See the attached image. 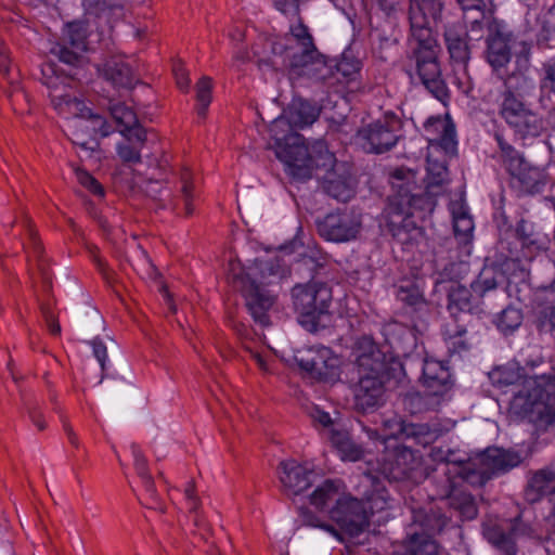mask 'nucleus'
Listing matches in <instances>:
<instances>
[{
  "label": "nucleus",
  "mask_w": 555,
  "mask_h": 555,
  "mask_svg": "<svg viewBox=\"0 0 555 555\" xmlns=\"http://www.w3.org/2000/svg\"><path fill=\"white\" fill-rule=\"evenodd\" d=\"M397 298L411 308V311L416 313L420 321H424V315L428 313L429 308L417 286L413 284L399 286L397 291Z\"/></svg>",
  "instance_id": "obj_36"
},
{
  "label": "nucleus",
  "mask_w": 555,
  "mask_h": 555,
  "mask_svg": "<svg viewBox=\"0 0 555 555\" xmlns=\"http://www.w3.org/2000/svg\"><path fill=\"white\" fill-rule=\"evenodd\" d=\"M331 441L341 453L344 460L359 461L363 457V448L356 443L347 431L332 429Z\"/></svg>",
  "instance_id": "obj_40"
},
{
  "label": "nucleus",
  "mask_w": 555,
  "mask_h": 555,
  "mask_svg": "<svg viewBox=\"0 0 555 555\" xmlns=\"http://www.w3.org/2000/svg\"><path fill=\"white\" fill-rule=\"evenodd\" d=\"M72 115L73 118L68 120L66 128L68 138L83 150H98L100 146L98 135L107 137L112 131L105 118L91 113L87 106L85 112Z\"/></svg>",
  "instance_id": "obj_11"
},
{
  "label": "nucleus",
  "mask_w": 555,
  "mask_h": 555,
  "mask_svg": "<svg viewBox=\"0 0 555 555\" xmlns=\"http://www.w3.org/2000/svg\"><path fill=\"white\" fill-rule=\"evenodd\" d=\"M102 77L116 88L132 89L139 81L129 63L121 56H111L99 67Z\"/></svg>",
  "instance_id": "obj_24"
},
{
  "label": "nucleus",
  "mask_w": 555,
  "mask_h": 555,
  "mask_svg": "<svg viewBox=\"0 0 555 555\" xmlns=\"http://www.w3.org/2000/svg\"><path fill=\"white\" fill-rule=\"evenodd\" d=\"M231 267L233 286L242 293L254 321L261 326L269 325L268 311L274 305L275 297L264 288V284L287 278L291 274L289 268L278 257L257 260L248 272L240 269L236 273L234 263Z\"/></svg>",
  "instance_id": "obj_2"
},
{
  "label": "nucleus",
  "mask_w": 555,
  "mask_h": 555,
  "mask_svg": "<svg viewBox=\"0 0 555 555\" xmlns=\"http://www.w3.org/2000/svg\"><path fill=\"white\" fill-rule=\"evenodd\" d=\"M327 257L319 249L308 248L292 264L293 271L300 279L312 280L320 269L324 268Z\"/></svg>",
  "instance_id": "obj_29"
},
{
  "label": "nucleus",
  "mask_w": 555,
  "mask_h": 555,
  "mask_svg": "<svg viewBox=\"0 0 555 555\" xmlns=\"http://www.w3.org/2000/svg\"><path fill=\"white\" fill-rule=\"evenodd\" d=\"M401 434H403L406 437H413V438H426V437H434V433L430 431L428 425L426 424H412V423H401Z\"/></svg>",
  "instance_id": "obj_55"
},
{
  "label": "nucleus",
  "mask_w": 555,
  "mask_h": 555,
  "mask_svg": "<svg viewBox=\"0 0 555 555\" xmlns=\"http://www.w3.org/2000/svg\"><path fill=\"white\" fill-rule=\"evenodd\" d=\"M310 57H295V63L286 64L289 79L295 80L301 77H308L318 82L332 87L341 82L337 77L336 68L327 64L326 57L318 51Z\"/></svg>",
  "instance_id": "obj_16"
},
{
  "label": "nucleus",
  "mask_w": 555,
  "mask_h": 555,
  "mask_svg": "<svg viewBox=\"0 0 555 555\" xmlns=\"http://www.w3.org/2000/svg\"><path fill=\"white\" fill-rule=\"evenodd\" d=\"M520 461V456L515 452L488 448V479L491 475L502 474L517 466Z\"/></svg>",
  "instance_id": "obj_35"
},
{
  "label": "nucleus",
  "mask_w": 555,
  "mask_h": 555,
  "mask_svg": "<svg viewBox=\"0 0 555 555\" xmlns=\"http://www.w3.org/2000/svg\"><path fill=\"white\" fill-rule=\"evenodd\" d=\"M292 300L299 323L308 332L317 333L323 327L321 319L327 314L332 301V291L325 283H297L292 288Z\"/></svg>",
  "instance_id": "obj_5"
},
{
  "label": "nucleus",
  "mask_w": 555,
  "mask_h": 555,
  "mask_svg": "<svg viewBox=\"0 0 555 555\" xmlns=\"http://www.w3.org/2000/svg\"><path fill=\"white\" fill-rule=\"evenodd\" d=\"M418 464L415 452L411 448L396 443L386 447L382 461L374 472L369 470L364 474L373 483H393L405 480L418 482L417 475H423V469L417 467Z\"/></svg>",
  "instance_id": "obj_6"
},
{
  "label": "nucleus",
  "mask_w": 555,
  "mask_h": 555,
  "mask_svg": "<svg viewBox=\"0 0 555 555\" xmlns=\"http://www.w3.org/2000/svg\"><path fill=\"white\" fill-rule=\"evenodd\" d=\"M389 182L393 193L389 197L388 212H392L398 203H409L406 196L420 189L416 184V172L404 167L396 168L389 176Z\"/></svg>",
  "instance_id": "obj_26"
},
{
  "label": "nucleus",
  "mask_w": 555,
  "mask_h": 555,
  "mask_svg": "<svg viewBox=\"0 0 555 555\" xmlns=\"http://www.w3.org/2000/svg\"><path fill=\"white\" fill-rule=\"evenodd\" d=\"M288 48V63H295V57H310L318 51L308 27L299 18V23L291 27V31L284 38Z\"/></svg>",
  "instance_id": "obj_27"
},
{
  "label": "nucleus",
  "mask_w": 555,
  "mask_h": 555,
  "mask_svg": "<svg viewBox=\"0 0 555 555\" xmlns=\"http://www.w3.org/2000/svg\"><path fill=\"white\" fill-rule=\"evenodd\" d=\"M511 411L538 426L555 423V374L526 377L511 401Z\"/></svg>",
  "instance_id": "obj_3"
},
{
  "label": "nucleus",
  "mask_w": 555,
  "mask_h": 555,
  "mask_svg": "<svg viewBox=\"0 0 555 555\" xmlns=\"http://www.w3.org/2000/svg\"><path fill=\"white\" fill-rule=\"evenodd\" d=\"M443 473L449 476L450 485L452 487L460 486L455 479L459 478L462 482H467L470 486H485L486 482V468L485 455L481 453L476 460L468 459L466 461H454L447 463Z\"/></svg>",
  "instance_id": "obj_20"
},
{
  "label": "nucleus",
  "mask_w": 555,
  "mask_h": 555,
  "mask_svg": "<svg viewBox=\"0 0 555 555\" xmlns=\"http://www.w3.org/2000/svg\"><path fill=\"white\" fill-rule=\"evenodd\" d=\"M403 408L411 414H421L427 411L436 410L441 401L426 390L423 392H409L402 399Z\"/></svg>",
  "instance_id": "obj_38"
},
{
  "label": "nucleus",
  "mask_w": 555,
  "mask_h": 555,
  "mask_svg": "<svg viewBox=\"0 0 555 555\" xmlns=\"http://www.w3.org/2000/svg\"><path fill=\"white\" fill-rule=\"evenodd\" d=\"M401 120L393 114L370 122L357 132L362 147L369 153L382 154L391 150L399 140Z\"/></svg>",
  "instance_id": "obj_12"
},
{
  "label": "nucleus",
  "mask_w": 555,
  "mask_h": 555,
  "mask_svg": "<svg viewBox=\"0 0 555 555\" xmlns=\"http://www.w3.org/2000/svg\"><path fill=\"white\" fill-rule=\"evenodd\" d=\"M211 79L207 76L202 77L196 83L197 115L203 118L206 117L207 108L211 102Z\"/></svg>",
  "instance_id": "obj_48"
},
{
  "label": "nucleus",
  "mask_w": 555,
  "mask_h": 555,
  "mask_svg": "<svg viewBox=\"0 0 555 555\" xmlns=\"http://www.w3.org/2000/svg\"><path fill=\"white\" fill-rule=\"evenodd\" d=\"M369 512V516L374 513L384 511L388 506V494L386 488H373L364 503Z\"/></svg>",
  "instance_id": "obj_52"
},
{
  "label": "nucleus",
  "mask_w": 555,
  "mask_h": 555,
  "mask_svg": "<svg viewBox=\"0 0 555 555\" xmlns=\"http://www.w3.org/2000/svg\"><path fill=\"white\" fill-rule=\"evenodd\" d=\"M358 375L391 379L397 371H401L398 362H389L385 352L370 336L360 337L353 347Z\"/></svg>",
  "instance_id": "obj_10"
},
{
  "label": "nucleus",
  "mask_w": 555,
  "mask_h": 555,
  "mask_svg": "<svg viewBox=\"0 0 555 555\" xmlns=\"http://www.w3.org/2000/svg\"><path fill=\"white\" fill-rule=\"evenodd\" d=\"M441 194L429 192L428 184H426L424 190L420 186L417 191H413L406 196L409 203H398V207L392 212L397 218L410 216L411 219H413L414 214L417 211L431 212L436 206V197Z\"/></svg>",
  "instance_id": "obj_28"
},
{
  "label": "nucleus",
  "mask_w": 555,
  "mask_h": 555,
  "mask_svg": "<svg viewBox=\"0 0 555 555\" xmlns=\"http://www.w3.org/2000/svg\"><path fill=\"white\" fill-rule=\"evenodd\" d=\"M77 178L81 185L88 189L91 193L98 196H104V189L102 184L85 170L77 171Z\"/></svg>",
  "instance_id": "obj_58"
},
{
  "label": "nucleus",
  "mask_w": 555,
  "mask_h": 555,
  "mask_svg": "<svg viewBox=\"0 0 555 555\" xmlns=\"http://www.w3.org/2000/svg\"><path fill=\"white\" fill-rule=\"evenodd\" d=\"M390 379L359 376L353 389L354 409L361 413L373 412L384 404L386 384Z\"/></svg>",
  "instance_id": "obj_19"
},
{
  "label": "nucleus",
  "mask_w": 555,
  "mask_h": 555,
  "mask_svg": "<svg viewBox=\"0 0 555 555\" xmlns=\"http://www.w3.org/2000/svg\"><path fill=\"white\" fill-rule=\"evenodd\" d=\"M295 360L299 367L312 378L320 382H332L338 376V360L330 348H309L298 351Z\"/></svg>",
  "instance_id": "obj_17"
},
{
  "label": "nucleus",
  "mask_w": 555,
  "mask_h": 555,
  "mask_svg": "<svg viewBox=\"0 0 555 555\" xmlns=\"http://www.w3.org/2000/svg\"><path fill=\"white\" fill-rule=\"evenodd\" d=\"M254 55L257 57V65L259 68L263 66L275 69L272 55H285L288 61V48L283 38L268 37L262 40L261 51L254 50Z\"/></svg>",
  "instance_id": "obj_33"
},
{
  "label": "nucleus",
  "mask_w": 555,
  "mask_h": 555,
  "mask_svg": "<svg viewBox=\"0 0 555 555\" xmlns=\"http://www.w3.org/2000/svg\"><path fill=\"white\" fill-rule=\"evenodd\" d=\"M444 502L450 507L459 511L460 515L466 519H472L477 514L473 498L463 491L462 488H451Z\"/></svg>",
  "instance_id": "obj_41"
},
{
  "label": "nucleus",
  "mask_w": 555,
  "mask_h": 555,
  "mask_svg": "<svg viewBox=\"0 0 555 555\" xmlns=\"http://www.w3.org/2000/svg\"><path fill=\"white\" fill-rule=\"evenodd\" d=\"M335 68L337 77L341 76L348 80H351L360 70V62L344 57L339 63H337Z\"/></svg>",
  "instance_id": "obj_57"
},
{
  "label": "nucleus",
  "mask_w": 555,
  "mask_h": 555,
  "mask_svg": "<svg viewBox=\"0 0 555 555\" xmlns=\"http://www.w3.org/2000/svg\"><path fill=\"white\" fill-rule=\"evenodd\" d=\"M540 321L542 324H548L552 328H555V306L545 307L540 312Z\"/></svg>",
  "instance_id": "obj_64"
},
{
  "label": "nucleus",
  "mask_w": 555,
  "mask_h": 555,
  "mask_svg": "<svg viewBox=\"0 0 555 555\" xmlns=\"http://www.w3.org/2000/svg\"><path fill=\"white\" fill-rule=\"evenodd\" d=\"M409 550L411 555H438L436 542L428 537L413 535Z\"/></svg>",
  "instance_id": "obj_50"
},
{
  "label": "nucleus",
  "mask_w": 555,
  "mask_h": 555,
  "mask_svg": "<svg viewBox=\"0 0 555 555\" xmlns=\"http://www.w3.org/2000/svg\"><path fill=\"white\" fill-rule=\"evenodd\" d=\"M499 146L502 153L503 164L506 167L507 171L513 176L521 168H525L527 162L524 157L508 143H506L501 135L495 134Z\"/></svg>",
  "instance_id": "obj_43"
},
{
  "label": "nucleus",
  "mask_w": 555,
  "mask_h": 555,
  "mask_svg": "<svg viewBox=\"0 0 555 555\" xmlns=\"http://www.w3.org/2000/svg\"><path fill=\"white\" fill-rule=\"evenodd\" d=\"M181 194L184 202L185 216H191L194 211V207L192 205L193 201V184L191 182V172L188 169H184L181 172Z\"/></svg>",
  "instance_id": "obj_54"
},
{
  "label": "nucleus",
  "mask_w": 555,
  "mask_h": 555,
  "mask_svg": "<svg viewBox=\"0 0 555 555\" xmlns=\"http://www.w3.org/2000/svg\"><path fill=\"white\" fill-rule=\"evenodd\" d=\"M555 482V472L550 467L541 468L533 473L531 486H542L544 483Z\"/></svg>",
  "instance_id": "obj_62"
},
{
  "label": "nucleus",
  "mask_w": 555,
  "mask_h": 555,
  "mask_svg": "<svg viewBox=\"0 0 555 555\" xmlns=\"http://www.w3.org/2000/svg\"><path fill=\"white\" fill-rule=\"evenodd\" d=\"M124 143L117 145V154L124 164H139L141 162V149L146 142V130L137 128L130 132L121 133Z\"/></svg>",
  "instance_id": "obj_31"
},
{
  "label": "nucleus",
  "mask_w": 555,
  "mask_h": 555,
  "mask_svg": "<svg viewBox=\"0 0 555 555\" xmlns=\"http://www.w3.org/2000/svg\"><path fill=\"white\" fill-rule=\"evenodd\" d=\"M515 529L508 533L496 531L488 532V540L491 541L496 550V555H516Z\"/></svg>",
  "instance_id": "obj_46"
},
{
  "label": "nucleus",
  "mask_w": 555,
  "mask_h": 555,
  "mask_svg": "<svg viewBox=\"0 0 555 555\" xmlns=\"http://www.w3.org/2000/svg\"><path fill=\"white\" fill-rule=\"evenodd\" d=\"M463 11L464 22L470 33H476V41L482 39L486 20V3L483 0H456Z\"/></svg>",
  "instance_id": "obj_32"
},
{
  "label": "nucleus",
  "mask_w": 555,
  "mask_h": 555,
  "mask_svg": "<svg viewBox=\"0 0 555 555\" xmlns=\"http://www.w3.org/2000/svg\"><path fill=\"white\" fill-rule=\"evenodd\" d=\"M83 5L90 14L104 16L113 11L120 10L122 0H83Z\"/></svg>",
  "instance_id": "obj_49"
},
{
  "label": "nucleus",
  "mask_w": 555,
  "mask_h": 555,
  "mask_svg": "<svg viewBox=\"0 0 555 555\" xmlns=\"http://www.w3.org/2000/svg\"><path fill=\"white\" fill-rule=\"evenodd\" d=\"M310 416L315 425H320L323 428H330L334 425V421L331 418L330 414L318 408L312 409Z\"/></svg>",
  "instance_id": "obj_63"
},
{
  "label": "nucleus",
  "mask_w": 555,
  "mask_h": 555,
  "mask_svg": "<svg viewBox=\"0 0 555 555\" xmlns=\"http://www.w3.org/2000/svg\"><path fill=\"white\" fill-rule=\"evenodd\" d=\"M362 227L361 216L354 210H337L317 222L319 234L331 242L343 243L357 238Z\"/></svg>",
  "instance_id": "obj_14"
},
{
  "label": "nucleus",
  "mask_w": 555,
  "mask_h": 555,
  "mask_svg": "<svg viewBox=\"0 0 555 555\" xmlns=\"http://www.w3.org/2000/svg\"><path fill=\"white\" fill-rule=\"evenodd\" d=\"M448 310L452 315L457 312L481 313L482 309L478 305L472 304L470 292L461 285H452L448 294Z\"/></svg>",
  "instance_id": "obj_37"
},
{
  "label": "nucleus",
  "mask_w": 555,
  "mask_h": 555,
  "mask_svg": "<svg viewBox=\"0 0 555 555\" xmlns=\"http://www.w3.org/2000/svg\"><path fill=\"white\" fill-rule=\"evenodd\" d=\"M387 227L395 244L400 245L403 250L412 251L424 240L423 229L410 216L397 218L393 212H388Z\"/></svg>",
  "instance_id": "obj_21"
},
{
  "label": "nucleus",
  "mask_w": 555,
  "mask_h": 555,
  "mask_svg": "<svg viewBox=\"0 0 555 555\" xmlns=\"http://www.w3.org/2000/svg\"><path fill=\"white\" fill-rule=\"evenodd\" d=\"M513 127L522 135L537 137L543 129V122L537 114L527 109Z\"/></svg>",
  "instance_id": "obj_47"
},
{
  "label": "nucleus",
  "mask_w": 555,
  "mask_h": 555,
  "mask_svg": "<svg viewBox=\"0 0 555 555\" xmlns=\"http://www.w3.org/2000/svg\"><path fill=\"white\" fill-rule=\"evenodd\" d=\"M437 129H441V135L437 140L438 145L444 151L446 154H454L456 151L455 128L454 125L448 119H436Z\"/></svg>",
  "instance_id": "obj_45"
},
{
  "label": "nucleus",
  "mask_w": 555,
  "mask_h": 555,
  "mask_svg": "<svg viewBox=\"0 0 555 555\" xmlns=\"http://www.w3.org/2000/svg\"><path fill=\"white\" fill-rule=\"evenodd\" d=\"M72 73L60 72L53 62H47L41 67V82L49 89V96L56 109L68 114L85 112L86 105L76 95L78 82L86 77H70Z\"/></svg>",
  "instance_id": "obj_8"
},
{
  "label": "nucleus",
  "mask_w": 555,
  "mask_h": 555,
  "mask_svg": "<svg viewBox=\"0 0 555 555\" xmlns=\"http://www.w3.org/2000/svg\"><path fill=\"white\" fill-rule=\"evenodd\" d=\"M541 29L538 34V43L550 48L551 42L555 41V7H552L539 16Z\"/></svg>",
  "instance_id": "obj_44"
},
{
  "label": "nucleus",
  "mask_w": 555,
  "mask_h": 555,
  "mask_svg": "<svg viewBox=\"0 0 555 555\" xmlns=\"http://www.w3.org/2000/svg\"><path fill=\"white\" fill-rule=\"evenodd\" d=\"M473 229L474 224L472 218L468 215L455 217L453 220L454 235L463 244H467L469 242Z\"/></svg>",
  "instance_id": "obj_53"
},
{
  "label": "nucleus",
  "mask_w": 555,
  "mask_h": 555,
  "mask_svg": "<svg viewBox=\"0 0 555 555\" xmlns=\"http://www.w3.org/2000/svg\"><path fill=\"white\" fill-rule=\"evenodd\" d=\"M276 473L283 486H334L331 479L324 478L321 470L296 460L282 461Z\"/></svg>",
  "instance_id": "obj_18"
},
{
  "label": "nucleus",
  "mask_w": 555,
  "mask_h": 555,
  "mask_svg": "<svg viewBox=\"0 0 555 555\" xmlns=\"http://www.w3.org/2000/svg\"><path fill=\"white\" fill-rule=\"evenodd\" d=\"M424 390L438 397L439 401L451 390L453 383L447 367L436 361L425 362L422 375Z\"/></svg>",
  "instance_id": "obj_25"
},
{
  "label": "nucleus",
  "mask_w": 555,
  "mask_h": 555,
  "mask_svg": "<svg viewBox=\"0 0 555 555\" xmlns=\"http://www.w3.org/2000/svg\"><path fill=\"white\" fill-rule=\"evenodd\" d=\"M337 495V488H317L311 494V503L318 508H323Z\"/></svg>",
  "instance_id": "obj_56"
},
{
  "label": "nucleus",
  "mask_w": 555,
  "mask_h": 555,
  "mask_svg": "<svg viewBox=\"0 0 555 555\" xmlns=\"http://www.w3.org/2000/svg\"><path fill=\"white\" fill-rule=\"evenodd\" d=\"M284 153L291 175L299 180L312 177L318 179V172L320 175L332 172L340 166L323 140L315 141L310 147L300 141L284 147Z\"/></svg>",
  "instance_id": "obj_4"
},
{
  "label": "nucleus",
  "mask_w": 555,
  "mask_h": 555,
  "mask_svg": "<svg viewBox=\"0 0 555 555\" xmlns=\"http://www.w3.org/2000/svg\"><path fill=\"white\" fill-rule=\"evenodd\" d=\"M543 73L541 90L555 93V63L543 64Z\"/></svg>",
  "instance_id": "obj_59"
},
{
  "label": "nucleus",
  "mask_w": 555,
  "mask_h": 555,
  "mask_svg": "<svg viewBox=\"0 0 555 555\" xmlns=\"http://www.w3.org/2000/svg\"><path fill=\"white\" fill-rule=\"evenodd\" d=\"M517 183V188L524 194L534 195L542 193L548 182L546 173L528 164L512 176Z\"/></svg>",
  "instance_id": "obj_30"
},
{
  "label": "nucleus",
  "mask_w": 555,
  "mask_h": 555,
  "mask_svg": "<svg viewBox=\"0 0 555 555\" xmlns=\"http://www.w3.org/2000/svg\"><path fill=\"white\" fill-rule=\"evenodd\" d=\"M322 107L312 100L294 99L283 115L271 125V133L279 146L287 147L298 143L302 138L296 133L297 129L311 126L321 114Z\"/></svg>",
  "instance_id": "obj_7"
},
{
  "label": "nucleus",
  "mask_w": 555,
  "mask_h": 555,
  "mask_svg": "<svg viewBox=\"0 0 555 555\" xmlns=\"http://www.w3.org/2000/svg\"><path fill=\"white\" fill-rule=\"evenodd\" d=\"M331 518L350 537L363 532L369 526V512L362 501L349 495L336 500L330 512Z\"/></svg>",
  "instance_id": "obj_15"
},
{
  "label": "nucleus",
  "mask_w": 555,
  "mask_h": 555,
  "mask_svg": "<svg viewBox=\"0 0 555 555\" xmlns=\"http://www.w3.org/2000/svg\"><path fill=\"white\" fill-rule=\"evenodd\" d=\"M443 37L451 61L463 66L466 70L467 62L475 48L472 42L474 39L456 24L447 26Z\"/></svg>",
  "instance_id": "obj_22"
},
{
  "label": "nucleus",
  "mask_w": 555,
  "mask_h": 555,
  "mask_svg": "<svg viewBox=\"0 0 555 555\" xmlns=\"http://www.w3.org/2000/svg\"><path fill=\"white\" fill-rule=\"evenodd\" d=\"M520 323L519 312L516 310H504L500 319V327L502 330H514Z\"/></svg>",
  "instance_id": "obj_61"
},
{
  "label": "nucleus",
  "mask_w": 555,
  "mask_h": 555,
  "mask_svg": "<svg viewBox=\"0 0 555 555\" xmlns=\"http://www.w3.org/2000/svg\"><path fill=\"white\" fill-rule=\"evenodd\" d=\"M86 52L87 36L78 24H69L66 35L50 49L51 55L67 66V69L60 72L72 73L74 78L85 75V68L89 65Z\"/></svg>",
  "instance_id": "obj_9"
},
{
  "label": "nucleus",
  "mask_w": 555,
  "mask_h": 555,
  "mask_svg": "<svg viewBox=\"0 0 555 555\" xmlns=\"http://www.w3.org/2000/svg\"><path fill=\"white\" fill-rule=\"evenodd\" d=\"M448 182V168L446 160L434 159L429 154L427 156V178L429 192L443 193L444 184Z\"/></svg>",
  "instance_id": "obj_39"
},
{
  "label": "nucleus",
  "mask_w": 555,
  "mask_h": 555,
  "mask_svg": "<svg viewBox=\"0 0 555 555\" xmlns=\"http://www.w3.org/2000/svg\"><path fill=\"white\" fill-rule=\"evenodd\" d=\"M318 179L321 180L324 192L339 202L346 203L354 195L351 176L344 164L332 172L323 175L318 172Z\"/></svg>",
  "instance_id": "obj_23"
},
{
  "label": "nucleus",
  "mask_w": 555,
  "mask_h": 555,
  "mask_svg": "<svg viewBox=\"0 0 555 555\" xmlns=\"http://www.w3.org/2000/svg\"><path fill=\"white\" fill-rule=\"evenodd\" d=\"M108 111L120 133H127L137 128H143L139 124L137 114L125 103L111 100Z\"/></svg>",
  "instance_id": "obj_34"
},
{
  "label": "nucleus",
  "mask_w": 555,
  "mask_h": 555,
  "mask_svg": "<svg viewBox=\"0 0 555 555\" xmlns=\"http://www.w3.org/2000/svg\"><path fill=\"white\" fill-rule=\"evenodd\" d=\"M527 109L528 108L521 100L518 99V96H516L511 90H507L504 93L501 113L511 126H513V124H517L518 119L522 114H525V112H527Z\"/></svg>",
  "instance_id": "obj_42"
},
{
  "label": "nucleus",
  "mask_w": 555,
  "mask_h": 555,
  "mask_svg": "<svg viewBox=\"0 0 555 555\" xmlns=\"http://www.w3.org/2000/svg\"><path fill=\"white\" fill-rule=\"evenodd\" d=\"M184 496L190 503V511L194 514L193 522L198 528L206 529V522L198 516L196 511V492L195 488H184Z\"/></svg>",
  "instance_id": "obj_60"
},
{
  "label": "nucleus",
  "mask_w": 555,
  "mask_h": 555,
  "mask_svg": "<svg viewBox=\"0 0 555 555\" xmlns=\"http://www.w3.org/2000/svg\"><path fill=\"white\" fill-rule=\"evenodd\" d=\"M494 7H488V63L494 70L504 67L511 60L514 35L508 25L493 16Z\"/></svg>",
  "instance_id": "obj_13"
},
{
  "label": "nucleus",
  "mask_w": 555,
  "mask_h": 555,
  "mask_svg": "<svg viewBox=\"0 0 555 555\" xmlns=\"http://www.w3.org/2000/svg\"><path fill=\"white\" fill-rule=\"evenodd\" d=\"M464 328H450L446 326L444 335L448 337V348L452 353L461 354L469 349V344L463 338Z\"/></svg>",
  "instance_id": "obj_51"
},
{
  "label": "nucleus",
  "mask_w": 555,
  "mask_h": 555,
  "mask_svg": "<svg viewBox=\"0 0 555 555\" xmlns=\"http://www.w3.org/2000/svg\"><path fill=\"white\" fill-rule=\"evenodd\" d=\"M442 8V0H411L409 21L412 37L417 43L412 52L416 74L425 88L446 104L450 95L438 61L440 47L431 30V22L440 17Z\"/></svg>",
  "instance_id": "obj_1"
}]
</instances>
